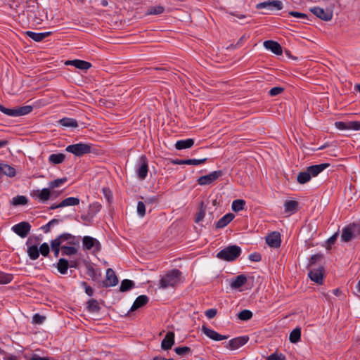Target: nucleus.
Returning a JSON list of instances; mask_svg holds the SVG:
<instances>
[{
    "mask_svg": "<svg viewBox=\"0 0 360 360\" xmlns=\"http://www.w3.org/2000/svg\"><path fill=\"white\" fill-rule=\"evenodd\" d=\"M81 242L80 236H75L70 233H63L57 238L52 240L51 248H75L79 247Z\"/></svg>",
    "mask_w": 360,
    "mask_h": 360,
    "instance_id": "nucleus-1",
    "label": "nucleus"
},
{
    "mask_svg": "<svg viewBox=\"0 0 360 360\" xmlns=\"http://www.w3.org/2000/svg\"><path fill=\"white\" fill-rule=\"evenodd\" d=\"M360 236V222L351 223L344 227L342 231L340 239L342 242H349Z\"/></svg>",
    "mask_w": 360,
    "mask_h": 360,
    "instance_id": "nucleus-2",
    "label": "nucleus"
},
{
    "mask_svg": "<svg viewBox=\"0 0 360 360\" xmlns=\"http://www.w3.org/2000/svg\"><path fill=\"white\" fill-rule=\"evenodd\" d=\"M181 272L177 269L169 271L165 276L160 280V288H167L169 286H174L181 276Z\"/></svg>",
    "mask_w": 360,
    "mask_h": 360,
    "instance_id": "nucleus-3",
    "label": "nucleus"
},
{
    "mask_svg": "<svg viewBox=\"0 0 360 360\" xmlns=\"http://www.w3.org/2000/svg\"><path fill=\"white\" fill-rule=\"evenodd\" d=\"M33 110L32 105H25L14 108H7L4 105L0 104V111L8 116L18 117L27 115Z\"/></svg>",
    "mask_w": 360,
    "mask_h": 360,
    "instance_id": "nucleus-4",
    "label": "nucleus"
},
{
    "mask_svg": "<svg viewBox=\"0 0 360 360\" xmlns=\"http://www.w3.org/2000/svg\"><path fill=\"white\" fill-rule=\"evenodd\" d=\"M65 150L67 152L71 153L77 157H81L91 153V144L79 143L69 145L66 147Z\"/></svg>",
    "mask_w": 360,
    "mask_h": 360,
    "instance_id": "nucleus-5",
    "label": "nucleus"
},
{
    "mask_svg": "<svg viewBox=\"0 0 360 360\" xmlns=\"http://www.w3.org/2000/svg\"><path fill=\"white\" fill-rule=\"evenodd\" d=\"M119 283V279L116 276L115 271L111 269L108 268L106 271L105 279H101L99 286L100 288H108L114 287Z\"/></svg>",
    "mask_w": 360,
    "mask_h": 360,
    "instance_id": "nucleus-6",
    "label": "nucleus"
},
{
    "mask_svg": "<svg viewBox=\"0 0 360 360\" xmlns=\"http://www.w3.org/2000/svg\"><path fill=\"white\" fill-rule=\"evenodd\" d=\"M241 252V249H221L217 257L221 259L231 262L238 258Z\"/></svg>",
    "mask_w": 360,
    "mask_h": 360,
    "instance_id": "nucleus-7",
    "label": "nucleus"
},
{
    "mask_svg": "<svg viewBox=\"0 0 360 360\" xmlns=\"http://www.w3.org/2000/svg\"><path fill=\"white\" fill-rule=\"evenodd\" d=\"M101 207L102 205L98 202H95L92 204H90L87 213L82 214L81 219L86 223H90L94 217L96 215V214L100 212Z\"/></svg>",
    "mask_w": 360,
    "mask_h": 360,
    "instance_id": "nucleus-8",
    "label": "nucleus"
},
{
    "mask_svg": "<svg viewBox=\"0 0 360 360\" xmlns=\"http://www.w3.org/2000/svg\"><path fill=\"white\" fill-rule=\"evenodd\" d=\"M84 266L86 270V274L91 277L93 281L97 283L98 286H99L101 279L102 278V275L99 269H96L94 264L87 261L84 262Z\"/></svg>",
    "mask_w": 360,
    "mask_h": 360,
    "instance_id": "nucleus-9",
    "label": "nucleus"
},
{
    "mask_svg": "<svg viewBox=\"0 0 360 360\" xmlns=\"http://www.w3.org/2000/svg\"><path fill=\"white\" fill-rule=\"evenodd\" d=\"M223 174L222 170L214 171L209 174L202 176L197 180L198 184L200 186H205L211 184L212 182L216 181L219 177Z\"/></svg>",
    "mask_w": 360,
    "mask_h": 360,
    "instance_id": "nucleus-10",
    "label": "nucleus"
},
{
    "mask_svg": "<svg viewBox=\"0 0 360 360\" xmlns=\"http://www.w3.org/2000/svg\"><path fill=\"white\" fill-rule=\"evenodd\" d=\"M311 270L308 274L309 278L317 284H322L324 277V266H320L316 268H310Z\"/></svg>",
    "mask_w": 360,
    "mask_h": 360,
    "instance_id": "nucleus-11",
    "label": "nucleus"
},
{
    "mask_svg": "<svg viewBox=\"0 0 360 360\" xmlns=\"http://www.w3.org/2000/svg\"><path fill=\"white\" fill-rule=\"evenodd\" d=\"M148 172V163L147 157L143 155L139 158V167L136 170V174L139 179L143 180L146 178Z\"/></svg>",
    "mask_w": 360,
    "mask_h": 360,
    "instance_id": "nucleus-12",
    "label": "nucleus"
},
{
    "mask_svg": "<svg viewBox=\"0 0 360 360\" xmlns=\"http://www.w3.org/2000/svg\"><path fill=\"white\" fill-rule=\"evenodd\" d=\"M314 15L323 21H330L333 18V11L330 10L325 11L323 8L318 6L309 9Z\"/></svg>",
    "mask_w": 360,
    "mask_h": 360,
    "instance_id": "nucleus-13",
    "label": "nucleus"
},
{
    "mask_svg": "<svg viewBox=\"0 0 360 360\" xmlns=\"http://www.w3.org/2000/svg\"><path fill=\"white\" fill-rule=\"evenodd\" d=\"M265 240L270 248H280L281 244V233L278 231H273L266 236Z\"/></svg>",
    "mask_w": 360,
    "mask_h": 360,
    "instance_id": "nucleus-14",
    "label": "nucleus"
},
{
    "mask_svg": "<svg viewBox=\"0 0 360 360\" xmlns=\"http://www.w3.org/2000/svg\"><path fill=\"white\" fill-rule=\"evenodd\" d=\"M30 229L31 225L27 221H22L12 227V230L22 238L27 236Z\"/></svg>",
    "mask_w": 360,
    "mask_h": 360,
    "instance_id": "nucleus-15",
    "label": "nucleus"
},
{
    "mask_svg": "<svg viewBox=\"0 0 360 360\" xmlns=\"http://www.w3.org/2000/svg\"><path fill=\"white\" fill-rule=\"evenodd\" d=\"M265 8H269L271 9L274 8L276 10L280 11L283 8V3L279 0H268L259 3L256 5L257 9H262Z\"/></svg>",
    "mask_w": 360,
    "mask_h": 360,
    "instance_id": "nucleus-16",
    "label": "nucleus"
},
{
    "mask_svg": "<svg viewBox=\"0 0 360 360\" xmlns=\"http://www.w3.org/2000/svg\"><path fill=\"white\" fill-rule=\"evenodd\" d=\"M325 264V257L321 253H317L311 256L309 263L307 266V269L315 268V266H323Z\"/></svg>",
    "mask_w": 360,
    "mask_h": 360,
    "instance_id": "nucleus-17",
    "label": "nucleus"
},
{
    "mask_svg": "<svg viewBox=\"0 0 360 360\" xmlns=\"http://www.w3.org/2000/svg\"><path fill=\"white\" fill-rule=\"evenodd\" d=\"M202 332L210 339L215 341H221L224 340H226L228 336L224 335H221L216 332L215 330L207 328L206 326L203 325L202 327Z\"/></svg>",
    "mask_w": 360,
    "mask_h": 360,
    "instance_id": "nucleus-18",
    "label": "nucleus"
},
{
    "mask_svg": "<svg viewBox=\"0 0 360 360\" xmlns=\"http://www.w3.org/2000/svg\"><path fill=\"white\" fill-rule=\"evenodd\" d=\"M249 340L248 336H240L233 338L229 342V347L231 350H235L245 345Z\"/></svg>",
    "mask_w": 360,
    "mask_h": 360,
    "instance_id": "nucleus-19",
    "label": "nucleus"
},
{
    "mask_svg": "<svg viewBox=\"0 0 360 360\" xmlns=\"http://www.w3.org/2000/svg\"><path fill=\"white\" fill-rule=\"evenodd\" d=\"M264 46L276 55L280 56L283 53L282 46L276 41L266 40L264 42Z\"/></svg>",
    "mask_w": 360,
    "mask_h": 360,
    "instance_id": "nucleus-20",
    "label": "nucleus"
},
{
    "mask_svg": "<svg viewBox=\"0 0 360 360\" xmlns=\"http://www.w3.org/2000/svg\"><path fill=\"white\" fill-rule=\"evenodd\" d=\"M174 333L173 331H168L162 340L161 348L164 350H168L172 348L174 344Z\"/></svg>",
    "mask_w": 360,
    "mask_h": 360,
    "instance_id": "nucleus-21",
    "label": "nucleus"
},
{
    "mask_svg": "<svg viewBox=\"0 0 360 360\" xmlns=\"http://www.w3.org/2000/svg\"><path fill=\"white\" fill-rule=\"evenodd\" d=\"M330 166L329 163H322L319 165H314L307 167V171L309 172L311 176H316L322 171Z\"/></svg>",
    "mask_w": 360,
    "mask_h": 360,
    "instance_id": "nucleus-22",
    "label": "nucleus"
},
{
    "mask_svg": "<svg viewBox=\"0 0 360 360\" xmlns=\"http://www.w3.org/2000/svg\"><path fill=\"white\" fill-rule=\"evenodd\" d=\"M148 301H149V298L148 296L144 295H139V297H136V299L134 302V303H133L132 306L131 307V309L129 311H134L145 306L146 304H147Z\"/></svg>",
    "mask_w": 360,
    "mask_h": 360,
    "instance_id": "nucleus-23",
    "label": "nucleus"
},
{
    "mask_svg": "<svg viewBox=\"0 0 360 360\" xmlns=\"http://www.w3.org/2000/svg\"><path fill=\"white\" fill-rule=\"evenodd\" d=\"M235 217L232 213H228L223 216L217 222L214 224L215 229H222L227 226Z\"/></svg>",
    "mask_w": 360,
    "mask_h": 360,
    "instance_id": "nucleus-24",
    "label": "nucleus"
},
{
    "mask_svg": "<svg viewBox=\"0 0 360 360\" xmlns=\"http://www.w3.org/2000/svg\"><path fill=\"white\" fill-rule=\"evenodd\" d=\"M16 174V170L14 167L0 163V179L3 175L8 176L9 177H13Z\"/></svg>",
    "mask_w": 360,
    "mask_h": 360,
    "instance_id": "nucleus-25",
    "label": "nucleus"
},
{
    "mask_svg": "<svg viewBox=\"0 0 360 360\" xmlns=\"http://www.w3.org/2000/svg\"><path fill=\"white\" fill-rule=\"evenodd\" d=\"M25 34L30 37L32 40L34 41L39 42L42 41L44 39H45L46 37H49L51 35V32H34L32 31H27L25 32Z\"/></svg>",
    "mask_w": 360,
    "mask_h": 360,
    "instance_id": "nucleus-26",
    "label": "nucleus"
},
{
    "mask_svg": "<svg viewBox=\"0 0 360 360\" xmlns=\"http://www.w3.org/2000/svg\"><path fill=\"white\" fill-rule=\"evenodd\" d=\"M82 248H100L101 243L96 238L84 236L82 238Z\"/></svg>",
    "mask_w": 360,
    "mask_h": 360,
    "instance_id": "nucleus-27",
    "label": "nucleus"
},
{
    "mask_svg": "<svg viewBox=\"0 0 360 360\" xmlns=\"http://www.w3.org/2000/svg\"><path fill=\"white\" fill-rule=\"evenodd\" d=\"M299 203L296 200H285L284 202L285 212L293 214L298 210Z\"/></svg>",
    "mask_w": 360,
    "mask_h": 360,
    "instance_id": "nucleus-28",
    "label": "nucleus"
},
{
    "mask_svg": "<svg viewBox=\"0 0 360 360\" xmlns=\"http://www.w3.org/2000/svg\"><path fill=\"white\" fill-rule=\"evenodd\" d=\"M288 15H290V16H293L295 18H300L302 20V22L304 23V24H307V25H309V22H307V21H310L311 22L313 19H315L313 16L310 15L309 16L308 15L304 13H300V12H298V11H289L288 12Z\"/></svg>",
    "mask_w": 360,
    "mask_h": 360,
    "instance_id": "nucleus-29",
    "label": "nucleus"
},
{
    "mask_svg": "<svg viewBox=\"0 0 360 360\" xmlns=\"http://www.w3.org/2000/svg\"><path fill=\"white\" fill-rule=\"evenodd\" d=\"M194 144V139H188L186 140L177 141L175 144V148L177 150H183L191 148Z\"/></svg>",
    "mask_w": 360,
    "mask_h": 360,
    "instance_id": "nucleus-30",
    "label": "nucleus"
},
{
    "mask_svg": "<svg viewBox=\"0 0 360 360\" xmlns=\"http://www.w3.org/2000/svg\"><path fill=\"white\" fill-rule=\"evenodd\" d=\"M247 282V277L244 274H240L235 277L233 281L231 283V286L233 288H239L244 285Z\"/></svg>",
    "mask_w": 360,
    "mask_h": 360,
    "instance_id": "nucleus-31",
    "label": "nucleus"
},
{
    "mask_svg": "<svg viewBox=\"0 0 360 360\" xmlns=\"http://www.w3.org/2000/svg\"><path fill=\"white\" fill-rule=\"evenodd\" d=\"M42 241V238L40 236H30L26 243L27 248H39Z\"/></svg>",
    "mask_w": 360,
    "mask_h": 360,
    "instance_id": "nucleus-32",
    "label": "nucleus"
},
{
    "mask_svg": "<svg viewBox=\"0 0 360 360\" xmlns=\"http://www.w3.org/2000/svg\"><path fill=\"white\" fill-rule=\"evenodd\" d=\"M86 309L91 313H98L101 310V307L98 301L95 299H91L87 302Z\"/></svg>",
    "mask_w": 360,
    "mask_h": 360,
    "instance_id": "nucleus-33",
    "label": "nucleus"
},
{
    "mask_svg": "<svg viewBox=\"0 0 360 360\" xmlns=\"http://www.w3.org/2000/svg\"><path fill=\"white\" fill-rule=\"evenodd\" d=\"M206 209L207 205H205L203 201H201L199 205L198 212L196 213V217L195 219V223H199L204 219L206 212Z\"/></svg>",
    "mask_w": 360,
    "mask_h": 360,
    "instance_id": "nucleus-34",
    "label": "nucleus"
},
{
    "mask_svg": "<svg viewBox=\"0 0 360 360\" xmlns=\"http://www.w3.org/2000/svg\"><path fill=\"white\" fill-rule=\"evenodd\" d=\"M51 188L49 187L44 188L41 191L38 190L37 192L39 193L37 195V197L39 198V199L42 202L47 201L48 200H49L51 195Z\"/></svg>",
    "mask_w": 360,
    "mask_h": 360,
    "instance_id": "nucleus-35",
    "label": "nucleus"
},
{
    "mask_svg": "<svg viewBox=\"0 0 360 360\" xmlns=\"http://www.w3.org/2000/svg\"><path fill=\"white\" fill-rule=\"evenodd\" d=\"M59 123L66 127H77L78 126L77 121L75 119L70 117H64L59 120Z\"/></svg>",
    "mask_w": 360,
    "mask_h": 360,
    "instance_id": "nucleus-36",
    "label": "nucleus"
},
{
    "mask_svg": "<svg viewBox=\"0 0 360 360\" xmlns=\"http://www.w3.org/2000/svg\"><path fill=\"white\" fill-rule=\"evenodd\" d=\"M65 158V155L63 153H53L49 156V160L54 165H58L62 163Z\"/></svg>",
    "mask_w": 360,
    "mask_h": 360,
    "instance_id": "nucleus-37",
    "label": "nucleus"
},
{
    "mask_svg": "<svg viewBox=\"0 0 360 360\" xmlns=\"http://www.w3.org/2000/svg\"><path fill=\"white\" fill-rule=\"evenodd\" d=\"M134 287V282L131 280L124 279L122 281L119 290L122 292L129 291Z\"/></svg>",
    "mask_w": 360,
    "mask_h": 360,
    "instance_id": "nucleus-38",
    "label": "nucleus"
},
{
    "mask_svg": "<svg viewBox=\"0 0 360 360\" xmlns=\"http://www.w3.org/2000/svg\"><path fill=\"white\" fill-rule=\"evenodd\" d=\"M311 176L307 169L304 172H300L297 177V181L300 184H304L310 181Z\"/></svg>",
    "mask_w": 360,
    "mask_h": 360,
    "instance_id": "nucleus-39",
    "label": "nucleus"
},
{
    "mask_svg": "<svg viewBox=\"0 0 360 360\" xmlns=\"http://www.w3.org/2000/svg\"><path fill=\"white\" fill-rule=\"evenodd\" d=\"M74 66L79 70H86L89 69L92 65L91 63L85 60L75 59Z\"/></svg>",
    "mask_w": 360,
    "mask_h": 360,
    "instance_id": "nucleus-40",
    "label": "nucleus"
},
{
    "mask_svg": "<svg viewBox=\"0 0 360 360\" xmlns=\"http://www.w3.org/2000/svg\"><path fill=\"white\" fill-rule=\"evenodd\" d=\"M301 338V328H296L291 331L289 336L290 342L292 343H297Z\"/></svg>",
    "mask_w": 360,
    "mask_h": 360,
    "instance_id": "nucleus-41",
    "label": "nucleus"
},
{
    "mask_svg": "<svg viewBox=\"0 0 360 360\" xmlns=\"http://www.w3.org/2000/svg\"><path fill=\"white\" fill-rule=\"evenodd\" d=\"M79 199L75 197H69L60 202V205L63 207L66 206H75L79 204Z\"/></svg>",
    "mask_w": 360,
    "mask_h": 360,
    "instance_id": "nucleus-42",
    "label": "nucleus"
},
{
    "mask_svg": "<svg viewBox=\"0 0 360 360\" xmlns=\"http://www.w3.org/2000/svg\"><path fill=\"white\" fill-rule=\"evenodd\" d=\"M68 266L69 263L67 259L64 258H60L59 259L57 264V269L60 274H65L68 271Z\"/></svg>",
    "mask_w": 360,
    "mask_h": 360,
    "instance_id": "nucleus-43",
    "label": "nucleus"
},
{
    "mask_svg": "<svg viewBox=\"0 0 360 360\" xmlns=\"http://www.w3.org/2000/svg\"><path fill=\"white\" fill-rule=\"evenodd\" d=\"M245 205V201L242 199H237L233 201L232 202V210L235 212H238L244 209V206Z\"/></svg>",
    "mask_w": 360,
    "mask_h": 360,
    "instance_id": "nucleus-44",
    "label": "nucleus"
},
{
    "mask_svg": "<svg viewBox=\"0 0 360 360\" xmlns=\"http://www.w3.org/2000/svg\"><path fill=\"white\" fill-rule=\"evenodd\" d=\"M28 202L27 198L24 195H17L13 198L11 204L14 206L25 205Z\"/></svg>",
    "mask_w": 360,
    "mask_h": 360,
    "instance_id": "nucleus-45",
    "label": "nucleus"
},
{
    "mask_svg": "<svg viewBox=\"0 0 360 360\" xmlns=\"http://www.w3.org/2000/svg\"><path fill=\"white\" fill-rule=\"evenodd\" d=\"M165 8L162 6H150L148 8L146 15H158L164 12Z\"/></svg>",
    "mask_w": 360,
    "mask_h": 360,
    "instance_id": "nucleus-46",
    "label": "nucleus"
},
{
    "mask_svg": "<svg viewBox=\"0 0 360 360\" xmlns=\"http://www.w3.org/2000/svg\"><path fill=\"white\" fill-rule=\"evenodd\" d=\"M252 312L248 309H243L240 311L237 316L241 321H248L252 317Z\"/></svg>",
    "mask_w": 360,
    "mask_h": 360,
    "instance_id": "nucleus-47",
    "label": "nucleus"
},
{
    "mask_svg": "<svg viewBox=\"0 0 360 360\" xmlns=\"http://www.w3.org/2000/svg\"><path fill=\"white\" fill-rule=\"evenodd\" d=\"M54 251V255L57 257L60 250L63 255H72L77 253V249H51Z\"/></svg>",
    "mask_w": 360,
    "mask_h": 360,
    "instance_id": "nucleus-48",
    "label": "nucleus"
},
{
    "mask_svg": "<svg viewBox=\"0 0 360 360\" xmlns=\"http://www.w3.org/2000/svg\"><path fill=\"white\" fill-rule=\"evenodd\" d=\"M13 278V274H6L2 271H0V284H8Z\"/></svg>",
    "mask_w": 360,
    "mask_h": 360,
    "instance_id": "nucleus-49",
    "label": "nucleus"
},
{
    "mask_svg": "<svg viewBox=\"0 0 360 360\" xmlns=\"http://www.w3.org/2000/svg\"><path fill=\"white\" fill-rule=\"evenodd\" d=\"M266 360H285L286 357L282 353H278L277 351L272 353L266 358Z\"/></svg>",
    "mask_w": 360,
    "mask_h": 360,
    "instance_id": "nucleus-50",
    "label": "nucleus"
},
{
    "mask_svg": "<svg viewBox=\"0 0 360 360\" xmlns=\"http://www.w3.org/2000/svg\"><path fill=\"white\" fill-rule=\"evenodd\" d=\"M66 181H67V178L66 177L60 178V179H55L54 181H51L49 184V186L50 188L53 189L54 188L58 187L62 184H63V183H65Z\"/></svg>",
    "mask_w": 360,
    "mask_h": 360,
    "instance_id": "nucleus-51",
    "label": "nucleus"
},
{
    "mask_svg": "<svg viewBox=\"0 0 360 360\" xmlns=\"http://www.w3.org/2000/svg\"><path fill=\"white\" fill-rule=\"evenodd\" d=\"M102 192L109 204L112 201V193L109 188L103 187Z\"/></svg>",
    "mask_w": 360,
    "mask_h": 360,
    "instance_id": "nucleus-52",
    "label": "nucleus"
},
{
    "mask_svg": "<svg viewBox=\"0 0 360 360\" xmlns=\"http://www.w3.org/2000/svg\"><path fill=\"white\" fill-rule=\"evenodd\" d=\"M207 158H202V159H187L186 160V165H199L200 164H203L206 162Z\"/></svg>",
    "mask_w": 360,
    "mask_h": 360,
    "instance_id": "nucleus-53",
    "label": "nucleus"
},
{
    "mask_svg": "<svg viewBox=\"0 0 360 360\" xmlns=\"http://www.w3.org/2000/svg\"><path fill=\"white\" fill-rule=\"evenodd\" d=\"M190 351H191V348L187 346L178 347L174 348V352H176V354H178L179 356H182L186 353H188Z\"/></svg>",
    "mask_w": 360,
    "mask_h": 360,
    "instance_id": "nucleus-54",
    "label": "nucleus"
},
{
    "mask_svg": "<svg viewBox=\"0 0 360 360\" xmlns=\"http://www.w3.org/2000/svg\"><path fill=\"white\" fill-rule=\"evenodd\" d=\"M27 251L30 258L32 260L37 259L40 255L39 249H27Z\"/></svg>",
    "mask_w": 360,
    "mask_h": 360,
    "instance_id": "nucleus-55",
    "label": "nucleus"
},
{
    "mask_svg": "<svg viewBox=\"0 0 360 360\" xmlns=\"http://www.w3.org/2000/svg\"><path fill=\"white\" fill-rule=\"evenodd\" d=\"M335 126L337 129L340 130L349 129V122H335Z\"/></svg>",
    "mask_w": 360,
    "mask_h": 360,
    "instance_id": "nucleus-56",
    "label": "nucleus"
},
{
    "mask_svg": "<svg viewBox=\"0 0 360 360\" xmlns=\"http://www.w3.org/2000/svg\"><path fill=\"white\" fill-rule=\"evenodd\" d=\"M81 286H82L84 288L85 292L87 295L90 297L93 296L94 289L90 285H89L86 281H82Z\"/></svg>",
    "mask_w": 360,
    "mask_h": 360,
    "instance_id": "nucleus-57",
    "label": "nucleus"
},
{
    "mask_svg": "<svg viewBox=\"0 0 360 360\" xmlns=\"http://www.w3.org/2000/svg\"><path fill=\"white\" fill-rule=\"evenodd\" d=\"M46 317L44 316L40 315L39 314H35L32 317V323L34 324H41Z\"/></svg>",
    "mask_w": 360,
    "mask_h": 360,
    "instance_id": "nucleus-58",
    "label": "nucleus"
},
{
    "mask_svg": "<svg viewBox=\"0 0 360 360\" xmlns=\"http://www.w3.org/2000/svg\"><path fill=\"white\" fill-rule=\"evenodd\" d=\"M137 212L141 217H143L146 214V205L142 201L138 202Z\"/></svg>",
    "mask_w": 360,
    "mask_h": 360,
    "instance_id": "nucleus-59",
    "label": "nucleus"
},
{
    "mask_svg": "<svg viewBox=\"0 0 360 360\" xmlns=\"http://www.w3.org/2000/svg\"><path fill=\"white\" fill-rule=\"evenodd\" d=\"M284 91V88L281 86L273 87L269 91V95L271 96H277Z\"/></svg>",
    "mask_w": 360,
    "mask_h": 360,
    "instance_id": "nucleus-60",
    "label": "nucleus"
},
{
    "mask_svg": "<svg viewBox=\"0 0 360 360\" xmlns=\"http://www.w3.org/2000/svg\"><path fill=\"white\" fill-rule=\"evenodd\" d=\"M248 258L250 261L258 262L262 260V255L259 252H255L249 255Z\"/></svg>",
    "mask_w": 360,
    "mask_h": 360,
    "instance_id": "nucleus-61",
    "label": "nucleus"
},
{
    "mask_svg": "<svg viewBox=\"0 0 360 360\" xmlns=\"http://www.w3.org/2000/svg\"><path fill=\"white\" fill-rule=\"evenodd\" d=\"M59 222V220L57 219H51L48 224L42 226V229L46 232H49L50 231L51 226L53 224H56Z\"/></svg>",
    "mask_w": 360,
    "mask_h": 360,
    "instance_id": "nucleus-62",
    "label": "nucleus"
},
{
    "mask_svg": "<svg viewBox=\"0 0 360 360\" xmlns=\"http://www.w3.org/2000/svg\"><path fill=\"white\" fill-rule=\"evenodd\" d=\"M339 236V233L338 232L335 233L332 236H330L326 243L328 245V248H330V245H333L335 242L336 241L338 236Z\"/></svg>",
    "mask_w": 360,
    "mask_h": 360,
    "instance_id": "nucleus-63",
    "label": "nucleus"
},
{
    "mask_svg": "<svg viewBox=\"0 0 360 360\" xmlns=\"http://www.w3.org/2000/svg\"><path fill=\"white\" fill-rule=\"evenodd\" d=\"M349 129L360 130V121H350L349 122Z\"/></svg>",
    "mask_w": 360,
    "mask_h": 360,
    "instance_id": "nucleus-64",
    "label": "nucleus"
}]
</instances>
